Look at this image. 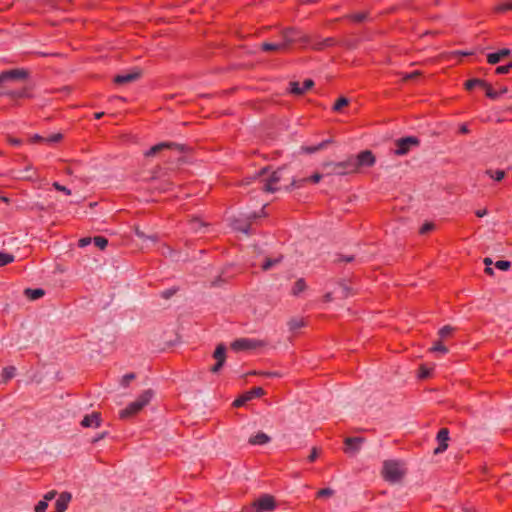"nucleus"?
Returning a JSON list of instances; mask_svg holds the SVG:
<instances>
[{"mask_svg":"<svg viewBox=\"0 0 512 512\" xmlns=\"http://www.w3.org/2000/svg\"><path fill=\"white\" fill-rule=\"evenodd\" d=\"M154 391L152 389L144 390L135 401L127 405L119 413L121 419L130 418L139 413L153 398Z\"/></svg>","mask_w":512,"mask_h":512,"instance_id":"nucleus-1","label":"nucleus"},{"mask_svg":"<svg viewBox=\"0 0 512 512\" xmlns=\"http://www.w3.org/2000/svg\"><path fill=\"white\" fill-rule=\"evenodd\" d=\"M322 167L327 175L345 176L355 173V165L352 164L350 157L340 162L326 161Z\"/></svg>","mask_w":512,"mask_h":512,"instance_id":"nucleus-2","label":"nucleus"},{"mask_svg":"<svg viewBox=\"0 0 512 512\" xmlns=\"http://www.w3.org/2000/svg\"><path fill=\"white\" fill-rule=\"evenodd\" d=\"M383 478L390 483H398L405 475V471L401 468L400 462L396 460H386L382 469Z\"/></svg>","mask_w":512,"mask_h":512,"instance_id":"nucleus-3","label":"nucleus"},{"mask_svg":"<svg viewBox=\"0 0 512 512\" xmlns=\"http://www.w3.org/2000/svg\"><path fill=\"white\" fill-rule=\"evenodd\" d=\"M275 508V498L270 494H263L251 506L246 507L243 512H270Z\"/></svg>","mask_w":512,"mask_h":512,"instance_id":"nucleus-4","label":"nucleus"},{"mask_svg":"<svg viewBox=\"0 0 512 512\" xmlns=\"http://www.w3.org/2000/svg\"><path fill=\"white\" fill-rule=\"evenodd\" d=\"M233 350H258L266 349L267 346L263 341L253 338H240L233 341L230 345Z\"/></svg>","mask_w":512,"mask_h":512,"instance_id":"nucleus-5","label":"nucleus"},{"mask_svg":"<svg viewBox=\"0 0 512 512\" xmlns=\"http://www.w3.org/2000/svg\"><path fill=\"white\" fill-rule=\"evenodd\" d=\"M258 217L257 213L240 214L238 217L231 219V226L240 232L249 234L250 222Z\"/></svg>","mask_w":512,"mask_h":512,"instance_id":"nucleus-6","label":"nucleus"},{"mask_svg":"<svg viewBox=\"0 0 512 512\" xmlns=\"http://www.w3.org/2000/svg\"><path fill=\"white\" fill-rule=\"evenodd\" d=\"M283 44H285V49H287L293 43H306L308 41V37L299 30L294 28H287L282 32Z\"/></svg>","mask_w":512,"mask_h":512,"instance_id":"nucleus-7","label":"nucleus"},{"mask_svg":"<svg viewBox=\"0 0 512 512\" xmlns=\"http://www.w3.org/2000/svg\"><path fill=\"white\" fill-rule=\"evenodd\" d=\"M350 160L355 165V173L361 167H371L375 164V157L370 150L362 151L357 156H350Z\"/></svg>","mask_w":512,"mask_h":512,"instance_id":"nucleus-8","label":"nucleus"},{"mask_svg":"<svg viewBox=\"0 0 512 512\" xmlns=\"http://www.w3.org/2000/svg\"><path fill=\"white\" fill-rule=\"evenodd\" d=\"M396 149L394 153L399 156L406 155L412 147H417L419 145V140L417 137L409 136L405 138L398 139L396 142Z\"/></svg>","mask_w":512,"mask_h":512,"instance_id":"nucleus-9","label":"nucleus"},{"mask_svg":"<svg viewBox=\"0 0 512 512\" xmlns=\"http://www.w3.org/2000/svg\"><path fill=\"white\" fill-rule=\"evenodd\" d=\"M28 71L25 69H13L4 71L0 74V86L6 82L24 81L28 77Z\"/></svg>","mask_w":512,"mask_h":512,"instance_id":"nucleus-10","label":"nucleus"},{"mask_svg":"<svg viewBox=\"0 0 512 512\" xmlns=\"http://www.w3.org/2000/svg\"><path fill=\"white\" fill-rule=\"evenodd\" d=\"M265 394V391L261 387H253L249 391L243 393L240 397L233 401V406L238 408L245 405L248 401L261 397Z\"/></svg>","mask_w":512,"mask_h":512,"instance_id":"nucleus-11","label":"nucleus"},{"mask_svg":"<svg viewBox=\"0 0 512 512\" xmlns=\"http://www.w3.org/2000/svg\"><path fill=\"white\" fill-rule=\"evenodd\" d=\"M285 172V168L281 167L278 170L274 171L268 178L263 179L264 182L263 190L267 192H275L278 190L276 184L283 178V174Z\"/></svg>","mask_w":512,"mask_h":512,"instance_id":"nucleus-12","label":"nucleus"},{"mask_svg":"<svg viewBox=\"0 0 512 512\" xmlns=\"http://www.w3.org/2000/svg\"><path fill=\"white\" fill-rule=\"evenodd\" d=\"M164 149H176L180 152H185L187 148L184 145L177 144L174 142H162L153 147H151L147 152H145L146 157H151L156 155L158 152Z\"/></svg>","mask_w":512,"mask_h":512,"instance_id":"nucleus-13","label":"nucleus"},{"mask_svg":"<svg viewBox=\"0 0 512 512\" xmlns=\"http://www.w3.org/2000/svg\"><path fill=\"white\" fill-rule=\"evenodd\" d=\"M364 441H365V438H363V437H347V438H345V440H344L345 453H347V454L357 453L360 450L361 445L364 443Z\"/></svg>","mask_w":512,"mask_h":512,"instance_id":"nucleus-14","label":"nucleus"},{"mask_svg":"<svg viewBox=\"0 0 512 512\" xmlns=\"http://www.w3.org/2000/svg\"><path fill=\"white\" fill-rule=\"evenodd\" d=\"M436 440L438 442V446L433 450L434 455L443 453L448 448V427L440 429Z\"/></svg>","mask_w":512,"mask_h":512,"instance_id":"nucleus-15","label":"nucleus"},{"mask_svg":"<svg viewBox=\"0 0 512 512\" xmlns=\"http://www.w3.org/2000/svg\"><path fill=\"white\" fill-rule=\"evenodd\" d=\"M141 74H142L141 70L134 69L131 72H128L126 74H119V75L115 76L114 82L119 85L131 83V82L138 80L140 78Z\"/></svg>","mask_w":512,"mask_h":512,"instance_id":"nucleus-16","label":"nucleus"},{"mask_svg":"<svg viewBox=\"0 0 512 512\" xmlns=\"http://www.w3.org/2000/svg\"><path fill=\"white\" fill-rule=\"evenodd\" d=\"M101 422V414L99 412H92L91 414H87L84 416V418L81 421V426L85 428H97L101 425Z\"/></svg>","mask_w":512,"mask_h":512,"instance_id":"nucleus-17","label":"nucleus"},{"mask_svg":"<svg viewBox=\"0 0 512 512\" xmlns=\"http://www.w3.org/2000/svg\"><path fill=\"white\" fill-rule=\"evenodd\" d=\"M72 495L70 492H62L55 502V510L58 512H65L71 501Z\"/></svg>","mask_w":512,"mask_h":512,"instance_id":"nucleus-18","label":"nucleus"},{"mask_svg":"<svg viewBox=\"0 0 512 512\" xmlns=\"http://www.w3.org/2000/svg\"><path fill=\"white\" fill-rule=\"evenodd\" d=\"M314 85V82L311 79H306L302 84L299 82H291V92L296 95H301L310 88H312Z\"/></svg>","mask_w":512,"mask_h":512,"instance_id":"nucleus-19","label":"nucleus"},{"mask_svg":"<svg viewBox=\"0 0 512 512\" xmlns=\"http://www.w3.org/2000/svg\"><path fill=\"white\" fill-rule=\"evenodd\" d=\"M271 441V438L264 432H258L256 435L251 436L248 443L251 445H264Z\"/></svg>","mask_w":512,"mask_h":512,"instance_id":"nucleus-20","label":"nucleus"},{"mask_svg":"<svg viewBox=\"0 0 512 512\" xmlns=\"http://www.w3.org/2000/svg\"><path fill=\"white\" fill-rule=\"evenodd\" d=\"M511 51L509 49H502L496 53H490L487 56V61L490 64H496L500 62L504 57L510 55Z\"/></svg>","mask_w":512,"mask_h":512,"instance_id":"nucleus-21","label":"nucleus"},{"mask_svg":"<svg viewBox=\"0 0 512 512\" xmlns=\"http://www.w3.org/2000/svg\"><path fill=\"white\" fill-rule=\"evenodd\" d=\"M440 335H441V341L435 343L434 346L432 348H430V352H443L445 350V346L443 343H444L445 338L448 336V326H444L440 330Z\"/></svg>","mask_w":512,"mask_h":512,"instance_id":"nucleus-22","label":"nucleus"},{"mask_svg":"<svg viewBox=\"0 0 512 512\" xmlns=\"http://www.w3.org/2000/svg\"><path fill=\"white\" fill-rule=\"evenodd\" d=\"M216 359V363L209 368V371L212 373H218L222 367L224 366L227 358V354H212Z\"/></svg>","mask_w":512,"mask_h":512,"instance_id":"nucleus-23","label":"nucleus"},{"mask_svg":"<svg viewBox=\"0 0 512 512\" xmlns=\"http://www.w3.org/2000/svg\"><path fill=\"white\" fill-rule=\"evenodd\" d=\"M24 294L30 299V300H37L44 296L45 291L43 289H30L27 288L24 291Z\"/></svg>","mask_w":512,"mask_h":512,"instance_id":"nucleus-24","label":"nucleus"},{"mask_svg":"<svg viewBox=\"0 0 512 512\" xmlns=\"http://www.w3.org/2000/svg\"><path fill=\"white\" fill-rule=\"evenodd\" d=\"M135 233H136L137 237H139L143 241H147V242L150 241L151 243H156L158 240L157 234H146L144 231H142L138 228L135 230Z\"/></svg>","mask_w":512,"mask_h":512,"instance_id":"nucleus-25","label":"nucleus"},{"mask_svg":"<svg viewBox=\"0 0 512 512\" xmlns=\"http://www.w3.org/2000/svg\"><path fill=\"white\" fill-rule=\"evenodd\" d=\"M282 256H278L275 258H267L265 262L262 265V269L264 271H268L269 269L273 268L277 264H279L282 261Z\"/></svg>","mask_w":512,"mask_h":512,"instance_id":"nucleus-26","label":"nucleus"},{"mask_svg":"<svg viewBox=\"0 0 512 512\" xmlns=\"http://www.w3.org/2000/svg\"><path fill=\"white\" fill-rule=\"evenodd\" d=\"M261 47L264 51L285 50V44H283V42H280V43L265 42L261 45Z\"/></svg>","mask_w":512,"mask_h":512,"instance_id":"nucleus-27","label":"nucleus"},{"mask_svg":"<svg viewBox=\"0 0 512 512\" xmlns=\"http://www.w3.org/2000/svg\"><path fill=\"white\" fill-rule=\"evenodd\" d=\"M16 374V368L14 366H7L2 371V378L4 382L11 380Z\"/></svg>","mask_w":512,"mask_h":512,"instance_id":"nucleus-28","label":"nucleus"},{"mask_svg":"<svg viewBox=\"0 0 512 512\" xmlns=\"http://www.w3.org/2000/svg\"><path fill=\"white\" fill-rule=\"evenodd\" d=\"M288 326L291 331H295L304 327L305 322L302 318H292L291 320H289Z\"/></svg>","mask_w":512,"mask_h":512,"instance_id":"nucleus-29","label":"nucleus"},{"mask_svg":"<svg viewBox=\"0 0 512 512\" xmlns=\"http://www.w3.org/2000/svg\"><path fill=\"white\" fill-rule=\"evenodd\" d=\"M331 142V140H325V141H322L321 143H319L318 145H315V146H307L304 149L305 152L307 153H315L319 150H322L324 148L327 147V145Z\"/></svg>","mask_w":512,"mask_h":512,"instance_id":"nucleus-30","label":"nucleus"},{"mask_svg":"<svg viewBox=\"0 0 512 512\" xmlns=\"http://www.w3.org/2000/svg\"><path fill=\"white\" fill-rule=\"evenodd\" d=\"M306 289V283L303 279H298L293 288H292V294L294 296H298L301 292H303Z\"/></svg>","mask_w":512,"mask_h":512,"instance_id":"nucleus-31","label":"nucleus"},{"mask_svg":"<svg viewBox=\"0 0 512 512\" xmlns=\"http://www.w3.org/2000/svg\"><path fill=\"white\" fill-rule=\"evenodd\" d=\"M431 372H432V368L423 364L419 367L418 378L419 379H427L431 375Z\"/></svg>","mask_w":512,"mask_h":512,"instance_id":"nucleus-32","label":"nucleus"},{"mask_svg":"<svg viewBox=\"0 0 512 512\" xmlns=\"http://www.w3.org/2000/svg\"><path fill=\"white\" fill-rule=\"evenodd\" d=\"M14 261V256L9 253H0V267Z\"/></svg>","mask_w":512,"mask_h":512,"instance_id":"nucleus-33","label":"nucleus"},{"mask_svg":"<svg viewBox=\"0 0 512 512\" xmlns=\"http://www.w3.org/2000/svg\"><path fill=\"white\" fill-rule=\"evenodd\" d=\"M93 242L95 246H97L101 250H103L108 244V240L102 236L94 237Z\"/></svg>","mask_w":512,"mask_h":512,"instance_id":"nucleus-34","label":"nucleus"},{"mask_svg":"<svg viewBox=\"0 0 512 512\" xmlns=\"http://www.w3.org/2000/svg\"><path fill=\"white\" fill-rule=\"evenodd\" d=\"M349 100L346 97L339 98L333 106L334 111H340L343 107L347 106Z\"/></svg>","mask_w":512,"mask_h":512,"instance_id":"nucleus-35","label":"nucleus"},{"mask_svg":"<svg viewBox=\"0 0 512 512\" xmlns=\"http://www.w3.org/2000/svg\"><path fill=\"white\" fill-rule=\"evenodd\" d=\"M475 86L483 87L486 86V82L480 79H472L466 82V88L472 89Z\"/></svg>","mask_w":512,"mask_h":512,"instance_id":"nucleus-36","label":"nucleus"},{"mask_svg":"<svg viewBox=\"0 0 512 512\" xmlns=\"http://www.w3.org/2000/svg\"><path fill=\"white\" fill-rule=\"evenodd\" d=\"M3 95H6L11 98H20V97H26L27 93L26 90L21 91H5L3 92Z\"/></svg>","mask_w":512,"mask_h":512,"instance_id":"nucleus-37","label":"nucleus"},{"mask_svg":"<svg viewBox=\"0 0 512 512\" xmlns=\"http://www.w3.org/2000/svg\"><path fill=\"white\" fill-rule=\"evenodd\" d=\"M486 173L496 181L502 180L505 176V172L503 170H497L495 173L492 170H488Z\"/></svg>","mask_w":512,"mask_h":512,"instance_id":"nucleus-38","label":"nucleus"},{"mask_svg":"<svg viewBox=\"0 0 512 512\" xmlns=\"http://www.w3.org/2000/svg\"><path fill=\"white\" fill-rule=\"evenodd\" d=\"M136 378V374L135 373H128V374H125L122 379H121V385L123 387H127L130 383V381L134 380Z\"/></svg>","mask_w":512,"mask_h":512,"instance_id":"nucleus-39","label":"nucleus"},{"mask_svg":"<svg viewBox=\"0 0 512 512\" xmlns=\"http://www.w3.org/2000/svg\"><path fill=\"white\" fill-rule=\"evenodd\" d=\"M495 266H496V268H498L502 271H506L510 268L511 263L509 261L499 260L495 263Z\"/></svg>","mask_w":512,"mask_h":512,"instance_id":"nucleus-40","label":"nucleus"},{"mask_svg":"<svg viewBox=\"0 0 512 512\" xmlns=\"http://www.w3.org/2000/svg\"><path fill=\"white\" fill-rule=\"evenodd\" d=\"M48 507V503L43 499L40 500L34 507L35 512H45Z\"/></svg>","mask_w":512,"mask_h":512,"instance_id":"nucleus-41","label":"nucleus"},{"mask_svg":"<svg viewBox=\"0 0 512 512\" xmlns=\"http://www.w3.org/2000/svg\"><path fill=\"white\" fill-rule=\"evenodd\" d=\"M333 494H334V490H332L331 488H323L317 492V496L320 498L329 497V496H332Z\"/></svg>","mask_w":512,"mask_h":512,"instance_id":"nucleus-42","label":"nucleus"},{"mask_svg":"<svg viewBox=\"0 0 512 512\" xmlns=\"http://www.w3.org/2000/svg\"><path fill=\"white\" fill-rule=\"evenodd\" d=\"M191 226L194 230L198 231L200 230L202 227H206V224L204 222H202L200 219L198 218H195L191 221Z\"/></svg>","mask_w":512,"mask_h":512,"instance_id":"nucleus-43","label":"nucleus"},{"mask_svg":"<svg viewBox=\"0 0 512 512\" xmlns=\"http://www.w3.org/2000/svg\"><path fill=\"white\" fill-rule=\"evenodd\" d=\"M486 91V95L491 99H497L498 93L493 91V89L486 83V86L482 87Z\"/></svg>","mask_w":512,"mask_h":512,"instance_id":"nucleus-44","label":"nucleus"},{"mask_svg":"<svg viewBox=\"0 0 512 512\" xmlns=\"http://www.w3.org/2000/svg\"><path fill=\"white\" fill-rule=\"evenodd\" d=\"M508 10H512V0L507 3H504V4H499L496 7V11H498V12H505Z\"/></svg>","mask_w":512,"mask_h":512,"instance_id":"nucleus-45","label":"nucleus"},{"mask_svg":"<svg viewBox=\"0 0 512 512\" xmlns=\"http://www.w3.org/2000/svg\"><path fill=\"white\" fill-rule=\"evenodd\" d=\"M63 135L61 133L53 134L47 138H45V142L48 143H56L62 139Z\"/></svg>","mask_w":512,"mask_h":512,"instance_id":"nucleus-46","label":"nucleus"},{"mask_svg":"<svg viewBox=\"0 0 512 512\" xmlns=\"http://www.w3.org/2000/svg\"><path fill=\"white\" fill-rule=\"evenodd\" d=\"M435 225L432 223V222H427L425 223L421 228H420V233L421 234H426L430 231H432L434 229Z\"/></svg>","mask_w":512,"mask_h":512,"instance_id":"nucleus-47","label":"nucleus"},{"mask_svg":"<svg viewBox=\"0 0 512 512\" xmlns=\"http://www.w3.org/2000/svg\"><path fill=\"white\" fill-rule=\"evenodd\" d=\"M367 14L365 12L355 13L351 16V19L355 22H362L366 19Z\"/></svg>","mask_w":512,"mask_h":512,"instance_id":"nucleus-48","label":"nucleus"},{"mask_svg":"<svg viewBox=\"0 0 512 512\" xmlns=\"http://www.w3.org/2000/svg\"><path fill=\"white\" fill-rule=\"evenodd\" d=\"M511 68H512V62H510L507 65L497 67L496 68V73H498V74H506V73H508L510 71Z\"/></svg>","mask_w":512,"mask_h":512,"instance_id":"nucleus-49","label":"nucleus"},{"mask_svg":"<svg viewBox=\"0 0 512 512\" xmlns=\"http://www.w3.org/2000/svg\"><path fill=\"white\" fill-rule=\"evenodd\" d=\"M53 187L58 191L64 192L66 195L71 194V190H69L67 187L59 184L58 182H54Z\"/></svg>","mask_w":512,"mask_h":512,"instance_id":"nucleus-50","label":"nucleus"},{"mask_svg":"<svg viewBox=\"0 0 512 512\" xmlns=\"http://www.w3.org/2000/svg\"><path fill=\"white\" fill-rule=\"evenodd\" d=\"M32 171V166H27L24 170V174L21 176V178L23 179H27V180H32L33 177L32 175L30 174V172Z\"/></svg>","mask_w":512,"mask_h":512,"instance_id":"nucleus-51","label":"nucleus"},{"mask_svg":"<svg viewBox=\"0 0 512 512\" xmlns=\"http://www.w3.org/2000/svg\"><path fill=\"white\" fill-rule=\"evenodd\" d=\"M318 455H319V452H318L317 448L314 447L311 450L310 455L308 456V461L309 462H314L317 459Z\"/></svg>","mask_w":512,"mask_h":512,"instance_id":"nucleus-52","label":"nucleus"},{"mask_svg":"<svg viewBox=\"0 0 512 512\" xmlns=\"http://www.w3.org/2000/svg\"><path fill=\"white\" fill-rule=\"evenodd\" d=\"M56 495H57V491L52 490V491L47 492L44 495L43 499L48 503V501H51L52 499H54Z\"/></svg>","mask_w":512,"mask_h":512,"instance_id":"nucleus-53","label":"nucleus"},{"mask_svg":"<svg viewBox=\"0 0 512 512\" xmlns=\"http://www.w3.org/2000/svg\"><path fill=\"white\" fill-rule=\"evenodd\" d=\"M421 75L420 71H414L412 73H408L404 76V80L415 79Z\"/></svg>","mask_w":512,"mask_h":512,"instance_id":"nucleus-54","label":"nucleus"},{"mask_svg":"<svg viewBox=\"0 0 512 512\" xmlns=\"http://www.w3.org/2000/svg\"><path fill=\"white\" fill-rule=\"evenodd\" d=\"M92 239L90 237H85L79 240L80 247H86L91 243Z\"/></svg>","mask_w":512,"mask_h":512,"instance_id":"nucleus-55","label":"nucleus"},{"mask_svg":"<svg viewBox=\"0 0 512 512\" xmlns=\"http://www.w3.org/2000/svg\"><path fill=\"white\" fill-rule=\"evenodd\" d=\"M108 432H102L100 434H97L95 437L92 438V443H97L98 441L104 439L107 436Z\"/></svg>","mask_w":512,"mask_h":512,"instance_id":"nucleus-56","label":"nucleus"},{"mask_svg":"<svg viewBox=\"0 0 512 512\" xmlns=\"http://www.w3.org/2000/svg\"><path fill=\"white\" fill-rule=\"evenodd\" d=\"M228 347L224 343H219L215 347L214 352H227Z\"/></svg>","mask_w":512,"mask_h":512,"instance_id":"nucleus-57","label":"nucleus"},{"mask_svg":"<svg viewBox=\"0 0 512 512\" xmlns=\"http://www.w3.org/2000/svg\"><path fill=\"white\" fill-rule=\"evenodd\" d=\"M322 178V175L319 173H315L310 177V180L314 183H318Z\"/></svg>","mask_w":512,"mask_h":512,"instance_id":"nucleus-58","label":"nucleus"},{"mask_svg":"<svg viewBox=\"0 0 512 512\" xmlns=\"http://www.w3.org/2000/svg\"><path fill=\"white\" fill-rule=\"evenodd\" d=\"M340 290H341V293H342L343 297L348 296L349 289H348V287L346 285H344V284L340 285Z\"/></svg>","mask_w":512,"mask_h":512,"instance_id":"nucleus-59","label":"nucleus"},{"mask_svg":"<svg viewBox=\"0 0 512 512\" xmlns=\"http://www.w3.org/2000/svg\"><path fill=\"white\" fill-rule=\"evenodd\" d=\"M461 55H468V53H461V52H458V51H456V52H450V59H451L452 57H456V58L458 59Z\"/></svg>","mask_w":512,"mask_h":512,"instance_id":"nucleus-60","label":"nucleus"},{"mask_svg":"<svg viewBox=\"0 0 512 512\" xmlns=\"http://www.w3.org/2000/svg\"><path fill=\"white\" fill-rule=\"evenodd\" d=\"M9 142L12 144V145H15V146H18L21 144V141L19 139H15V138H10L9 139Z\"/></svg>","mask_w":512,"mask_h":512,"instance_id":"nucleus-61","label":"nucleus"},{"mask_svg":"<svg viewBox=\"0 0 512 512\" xmlns=\"http://www.w3.org/2000/svg\"><path fill=\"white\" fill-rule=\"evenodd\" d=\"M32 140L34 142H41V141H44L45 142V138L41 137L40 135H34Z\"/></svg>","mask_w":512,"mask_h":512,"instance_id":"nucleus-62","label":"nucleus"},{"mask_svg":"<svg viewBox=\"0 0 512 512\" xmlns=\"http://www.w3.org/2000/svg\"><path fill=\"white\" fill-rule=\"evenodd\" d=\"M486 214H487V210H486V209L478 210V211L476 212V215H477L478 217H483V216H485Z\"/></svg>","mask_w":512,"mask_h":512,"instance_id":"nucleus-63","label":"nucleus"},{"mask_svg":"<svg viewBox=\"0 0 512 512\" xmlns=\"http://www.w3.org/2000/svg\"><path fill=\"white\" fill-rule=\"evenodd\" d=\"M174 294V291L172 290H167V291H164L163 292V297L165 298H169L170 296H172Z\"/></svg>","mask_w":512,"mask_h":512,"instance_id":"nucleus-64","label":"nucleus"}]
</instances>
